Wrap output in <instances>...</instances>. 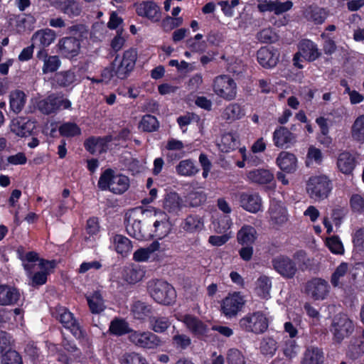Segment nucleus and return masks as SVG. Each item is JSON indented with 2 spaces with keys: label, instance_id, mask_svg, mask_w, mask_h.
Masks as SVG:
<instances>
[{
  "label": "nucleus",
  "instance_id": "4",
  "mask_svg": "<svg viewBox=\"0 0 364 364\" xmlns=\"http://www.w3.org/2000/svg\"><path fill=\"white\" fill-rule=\"evenodd\" d=\"M145 210L142 208L139 207L131 210L125 214L124 225L127 234L138 240H147L151 238L152 231L148 228H145L141 225V221L135 218L136 213L139 212L143 214Z\"/></svg>",
  "mask_w": 364,
  "mask_h": 364
},
{
  "label": "nucleus",
  "instance_id": "38",
  "mask_svg": "<svg viewBox=\"0 0 364 364\" xmlns=\"http://www.w3.org/2000/svg\"><path fill=\"white\" fill-rule=\"evenodd\" d=\"M324 355L322 349L318 347L308 348L304 355L302 364H323Z\"/></svg>",
  "mask_w": 364,
  "mask_h": 364
},
{
  "label": "nucleus",
  "instance_id": "12",
  "mask_svg": "<svg viewBox=\"0 0 364 364\" xmlns=\"http://www.w3.org/2000/svg\"><path fill=\"white\" fill-rule=\"evenodd\" d=\"M133 7L138 16L149 20L151 23H159L161 19L160 6L154 1L145 0L135 2Z\"/></svg>",
  "mask_w": 364,
  "mask_h": 364
},
{
  "label": "nucleus",
  "instance_id": "23",
  "mask_svg": "<svg viewBox=\"0 0 364 364\" xmlns=\"http://www.w3.org/2000/svg\"><path fill=\"white\" fill-rule=\"evenodd\" d=\"M298 50L301 53L302 58L308 62H314L321 55L317 45L309 39L300 41L298 44Z\"/></svg>",
  "mask_w": 364,
  "mask_h": 364
},
{
  "label": "nucleus",
  "instance_id": "2",
  "mask_svg": "<svg viewBox=\"0 0 364 364\" xmlns=\"http://www.w3.org/2000/svg\"><path fill=\"white\" fill-rule=\"evenodd\" d=\"M147 290L150 296L159 304L171 306L176 302V291L174 287L166 281H151L148 284Z\"/></svg>",
  "mask_w": 364,
  "mask_h": 364
},
{
  "label": "nucleus",
  "instance_id": "56",
  "mask_svg": "<svg viewBox=\"0 0 364 364\" xmlns=\"http://www.w3.org/2000/svg\"><path fill=\"white\" fill-rule=\"evenodd\" d=\"M349 204L353 213L363 214L364 213V197L360 194H353L349 200Z\"/></svg>",
  "mask_w": 364,
  "mask_h": 364
},
{
  "label": "nucleus",
  "instance_id": "55",
  "mask_svg": "<svg viewBox=\"0 0 364 364\" xmlns=\"http://www.w3.org/2000/svg\"><path fill=\"white\" fill-rule=\"evenodd\" d=\"M60 134L66 137H73L80 134V129L73 122H65L59 127Z\"/></svg>",
  "mask_w": 364,
  "mask_h": 364
},
{
  "label": "nucleus",
  "instance_id": "1",
  "mask_svg": "<svg viewBox=\"0 0 364 364\" xmlns=\"http://www.w3.org/2000/svg\"><path fill=\"white\" fill-rule=\"evenodd\" d=\"M130 186L128 176L122 173H115L112 168L106 169L100 176L98 181V187L102 191L121 195L125 193Z\"/></svg>",
  "mask_w": 364,
  "mask_h": 364
},
{
  "label": "nucleus",
  "instance_id": "27",
  "mask_svg": "<svg viewBox=\"0 0 364 364\" xmlns=\"http://www.w3.org/2000/svg\"><path fill=\"white\" fill-rule=\"evenodd\" d=\"M276 163L282 171L290 173L296 169L297 159L294 154L283 151L277 157Z\"/></svg>",
  "mask_w": 364,
  "mask_h": 364
},
{
  "label": "nucleus",
  "instance_id": "11",
  "mask_svg": "<svg viewBox=\"0 0 364 364\" xmlns=\"http://www.w3.org/2000/svg\"><path fill=\"white\" fill-rule=\"evenodd\" d=\"M213 89L218 96L225 100L230 101L236 97V83L228 75H223L216 77L213 81Z\"/></svg>",
  "mask_w": 364,
  "mask_h": 364
},
{
  "label": "nucleus",
  "instance_id": "34",
  "mask_svg": "<svg viewBox=\"0 0 364 364\" xmlns=\"http://www.w3.org/2000/svg\"><path fill=\"white\" fill-rule=\"evenodd\" d=\"M115 251L122 256H127L132 250V241L126 236L115 234L111 238Z\"/></svg>",
  "mask_w": 364,
  "mask_h": 364
},
{
  "label": "nucleus",
  "instance_id": "46",
  "mask_svg": "<svg viewBox=\"0 0 364 364\" xmlns=\"http://www.w3.org/2000/svg\"><path fill=\"white\" fill-rule=\"evenodd\" d=\"M181 198L176 193L168 194L164 201V208L170 213H177L181 210Z\"/></svg>",
  "mask_w": 364,
  "mask_h": 364
},
{
  "label": "nucleus",
  "instance_id": "52",
  "mask_svg": "<svg viewBox=\"0 0 364 364\" xmlns=\"http://www.w3.org/2000/svg\"><path fill=\"white\" fill-rule=\"evenodd\" d=\"M207 199L206 194L202 191H191L186 197V202L191 207H198L203 204Z\"/></svg>",
  "mask_w": 364,
  "mask_h": 364
},
{
  "label": "nucleus",
  "instance_id": "9",
  "mask_svg": "<svg viewBox=\"0 0 364 364\" xmlns=\"http://www.w3.org/2000/svg\"><path fill=\"white\" fill-rule=\"evenodd\" d=\"M245 304V300L240 291H233L222 299L220 303V312L227 318L237 316Z\"/></svg>",
  "mask_w": 364,
  "mask_h": 364
},
{
  "label": "nucleus",
  "instance_id": "8",
  "mask_svg": "<svg viewBox=\"0 0 364 364\" xmlns=\"http://www.w3.org/2000/svg\"><path fill=\"white\" fill-rule=\"evenodd\" d=\"M52 315L62 325L70 331L73 335L77 339L85 337V333L73 314L65 307L58 306L52 311Z\"/></svg>",
  "mask_w": 364,
  "mask_h": 364
},
{
  "label": "nucleus",
  "instance_id": "17",
  "mask_svg": "<svg viewBox=\"0 0 364 364\" xmlns=\"http://www.w3.org/2000/svg\"><path fill=\"white\" fill-rule=\"evenodd\" d=\"M154 215H159V219H156L153 224L154 230L152 231L151 238H157L161 240L167 236L171 231V223L169 222L168 215L163 211L154 209Z\"/></svg>",
  "mask_w": 364,
  "mask_h": 364
},
{
  "label": "nucleus",
  "instance_id": "63",
  "mask_svg": "<svg viewBox=\"0 0 364 364\" xmlns=\"http://www.w3.org/2000/svg\"><path fill=\"white\" fill-rule=\"evenodd\" d=\"M348 271V264L346 262H341L335 269L331 275V284L336 287L339 285V280L341 277L345 276Z\"/></svg>",
  "mask_w": 364,
  "mask_h": 364
},
{
  "label": "nucleus",
  "instance_id": "40",
  "mask_svg": "<svg viewBox=\"0 0 364 364\" xmlns=\"http://www.w3.org/2000/svg\"><path fill=\"white\" fill-rule=\"evenodd\" d=\"M176 173L182 176H193L198 173L199 168L192 159L181 161L176 167Z\"/></svg>",
  "mask_w": 364,
  "mask_h": 364
},
{
  "label": "nucleus",
  "instance_id": "50",
  "mask_svg": "<svg viewBox=\"0 0 364 364\" xmlns=\"http://www.w3.org/2000/svg\"><path fill=\"white\" fill-rule=\"evenodd\" d=\"M139 127L144 132H153L159 127L157 118L151 114H145L142 117Z\"/></svg>",
  "mask_w": 364,
  "mask_h": 364
},
{
  "label": "nucleus",
  "instance_id": "28",
  "mask_svg": "<svg viewBox=\"0 0 364 364\" xmlns=\"http://www.w3.org/2000/svg\"><path fill=\"white\" fill-rule=\"evenodd\" d=\"M40 60L43 62L42 71L44 74L53 73L56 71L60 66V60L56 55H48V53L45 49H41L36 55Z\"/></svg>",
  "mask_w": 364,
  "mask_h": 364
},
{
  "label": "nucleus",
  "instance_id": "47",
  "mask_svg": "<svg viewBox=\"0 0 364 364\" xmlns=\"http://www.w3.org/2000/svg\"><path fill=\"white\" fill-rule=\"evenodd\" d=\"M112 140V137L110 135L104 137L92 136V155L106 153L109 149V144Z\"/></svg>",
  "mask_w": 364,
  "mask_h": 364
},
{
  "label": "nucleus",
  "instance_id": "41",
  "mask_svg": "<svg viewBox=\"0 0 364 364\" xmlns=\"http://www.w3.org/2000/svg\"><path fill=\"white\" fill-rule=\"evenodd\" d=\"M26 102V97L23 91L16 90L10 93L9 104L11 109L15 113H19Z\"/></svg>",
  "mask_w": 364,
  "mask_h": 364
},
{
  "label": "nucleus",
  "instance_id": "26",
  "mask_svg": "<svg viewBox=\"0 0 364 364\" xmlns=\"http://www.w3.org/2000/svg\"><path fill=\"white\" fill-rule=\"evenodd\" d=\"M356 163L355 157L353 154L348 151H343L338 156L336 165L339 171L350 176L353 174Z\"/></svg>",
  "mask_w": 364,
  "mask_h": 364
},
{
  "label": "nucleus",
  "instance_id": "10",
  "mask_svg": "<svg viewBox=\"0 0 364 364\" xmlns=\"http://www.w3.org/2000/svg\"><path fill=\"white\" fill-rule=\"evenodd\" d=\"M71 105V102L63 95L52 94L39 100L37 108L43 114L49 115L56 113L60 109H70Z\"/></svg>",
  "mask_w": 364,
  "mask_h": 364
},
{
  "label": "nucleus",
  "instance_id": "31",
  "mask_svg": "<svg viewBox=\"0 0 364 364\" xmlns=\"http://www.w3.org/2000/svg\"><path fill=\"white\" fill-rule=\"evenodd\" d=\"M327 12L323 8H320L316 5L308 6L304 12V16L308 21L313 22L316 25L322 24L326 19Z\"/></svg>",
  "mask_w": 364,
  "mask_h": 364
},
{
  "label": "nucleus",
  "instance_id": "20",
  "mask_svg": "<svg viewBox=\"0 0 364 364\" xmlns=\"http://www.w3.org/2000/svg\"><path fill=\"white\" fill-rule=\"evenodd\" d=\"M240 206L245 210L257 213L262 209V198L257 193L242 192L240 194Z\"/></svg>",
  "mask_w": 364,
  "mask_h": 364
},
{
  "label": "nucleus",
  "instance_id": "24",
  "mask_svg": "<svg viewBox=\"0 0 364 364\" xmlns=\"http://www.w3.org/2000/svg\"><path fill=\"white\" fill-rule=\"evenodd\" d=\"M60 53L68 58L76 56L80 48L79 40L73 37H65L58 42Z\"/></svg>",
  "mask_w": 364,
  "mask_h": 364
},
{
  "label": "nucleus",
  "instance_id": "7",
  "mask_svg": "<svg viewBox=\"0 0 364 364\" xmlns=\"http://www.w3.org/2000/svg\"><path fill=\"white\" fill-rule=\"evenodd\" d=\"M137 50L130 48L124 51L122 58L117 55L112 62L116 70L117 77L121 80L127 79L133 71L137 60Z\"/></svg>",
  "mask_w": 364,
  "mask_h": 364
},
{
  "label": "nucleus",
  "instance_id": "48",
  "mask_svg": "<svg viewBox=\"0 0 364 364\" xmlns=\"http://www.w3.org/2000/svg\"><path fill=\"white\" fill-rule=\"evenodd\" d=\"M224 114L226 116L227 119L235 121L242 119L245 114V111L241 105L231 103L225 109Z\"/></svg>",
  "mask_w": 364,
  "mask_h": 364
},
{
  "label": "nucleus",
  "instance_id": "51",
  "mask_svg": "<svg viewBox=\"0 0 364 364\" xmlns=\"http://www.w3.org/2000/svg\"><path fill=\"white\" fill-rule=\"evenodd\" d=\"M272 287V282L267 276H260L257 281V294L263 298L267 299L269 296V291Z\"/></svg>",
  "mask_w": 364,
  "mask_h": 364
},
{
  "label": "nucleus",
  "instance_id": "21",
  "mask_svg": "<svg viewBox=\"0 0 364 364\" xmlns=\"http://www.w3.org/2000/svg\"><path fill=\"white\" fill-rule=\"evenodd\" d=\"M130 311L133 318L140 321H149L154 313L151 304L141 300L134 301L131 304Z\"/></svg>",
  "mask_w": 364,
  "mask_h": 364
},
{
  "label": "nucleus",
  "instance_id": "16",
  "mask_svg": "<svg viewBox=\"0 0 364 364\" xmlns=\"http://www.w3.org/2000/svg\"><path fill=\"white\" fill-rule=\"evenodd\" d=\"M272 141L276 147L288 149L296 143V136L286 127L279 126L273 132Z\"/></svg>",
  "mask_w": 364,
  "mask_h": 364
},
{
  "label": "nucleus",
  "instance_id": "59",
  "mask_svg": "<svg viewBox=\"0 0 364 364\" xmlns=\"http://www.w3.org/2000/svg\"><path fill=\"white\" fill-rule=\"evenodd\" d=\"M277 37V33L271 28H263L257 34V40L263 43H274Z\"/></svg>",
  "mask_w": 364,
  "mask_h": 364
},
{
  "label": "nucleus",
  "instance_id": "54",
  "mask_svg": "<svg viewBox=\"0 0 364 364\" xmlns=\"http://www.w3.org/2000/svg\"><path fill=\"white\" fill-rule=\"evenodd\" d=\"M352 137L354 140L364 142V114L358 117L352 126Z\"/></svg>",
  "mask_w": 364,
  "mask_h": 364
},
{
  "label": "nucleus",
  "instance_id": "18",
  "mask_svg": "<svg viewBox=\"0 0 364 364\" xmlns=\"http://www.w3.org/2000/svg\"><path fill=\"white\" fill-rule=\"evenodd\" d=\"M328 284L321 278H314L306 284V291L314 300H323L328 293Z\"/></svg>",
  "mask_w": 364,
  "mask_h": 364
},
{
  "label": "nucleus",
  "instance_id": "36",
  "mask_svg": "<svg viewBox=\"0 0 364 364\" xmlns=\"http://www.w3.org/2000/svg\"><path fill=\"white\" fill-rule=\"evenodd\" d=\"M247 177L252 182L258 184H268L274 180V174L270 171L264 168L250 171Z\"/></svg>",
  "mask_w": 364,
  "mask_h": 364
},
{
  "label": "nucleus",
  "instance_id": "22",
  "mask_svg": "<svg viewBox=\"0 0 364 364\" xmlns=\"http://www.w3.org/2000/svg\"><path fill=\"white\" fill-rule=\"evenodd\" d=\"M183 322L190 332L198 339L205 336L208 332V326L193 315H184Z\"/></svg>",
  "mask_w": 364,
  "mask_h": 364
},
{
  "label": "nucleus",
  "instance_id": "25",
  "mask_svg": "<svg viewBox=\"0 0 364 364\" xmlns=\"http://www.w3.org/2000/svg\"><path fill=\"white\" fill-rule=\"evenodd\" d=\"M56 38V33L50 28L40 29L36 31L32 37L31 41L33 46L44 49L53 43Z\"/></svg>",
  "mask_w": 364,
  "mask_h": 364
},
{
  "label": "nucleus",
  "instance_id": "15",
  "mask_svg": "<svg viewBox=\"0 0 364 364\" xmlns=\"http://www.w3.org/2000/svg\"><path fill=\"white\" fill-rule=\"evenodd\" d=\"M279 55L278 48L272 46H263L257 51V60L264 68L271 69L277 65Z\"/></svg>",
  "mask_w": 364,
  "mask_h": 364
},
{
  "label": "nucleus",
  "instance_id": "61",
  "mask_svg": "<svg viewBox=\"0 0 364 364\" xmlns=\"http://www.w3.org/2000/svg\"><path fill=\"white\" fill-rule=\"evenodd\" d=\"M226 360L228 364H245V359L240 350L230 348L228 350Z\"/></svg>",
  "mask_w": 364,
  "mask_h": 364
},
{
  "label": "nucleus",
  "instance_id": "58",
  "mask_svg": "<svg viewBox=\"0 0 364 364\" xmlns=\"http://www.w3.org/2000/svg\"><path fill=\"white\" fill-rule=\"evenodd\" d=\"M326 243V246L333 254H343L344 247L340 237L338 235H333L328 238Z\"/></svg>",
  "mask_w": 364,
  "mask_h": 364
},
{
  "label": "nucleus",
  "instance_id": "39",
  "mask_svg": "<svg viewBox=\"0 0 364 364\" xmlns=\"http://www.w3.org/2000/svg\"><path fill=\"white\" fill-rule=\"evenodd\" d=\"M56 7L71 18L77 16L81 13V7L75 0H60Z\"/></svg>",
  "mask_w": 364,
  "mask_h": 364
},
{
  "label": "nucleus",
  "instance_id": "6",
  "mask_svg": "<svg viewBox=\"0 0 364 364\" xmlns=\"http://www.w3.org/2000/svg\"><path fill=\"white\" fill-rule=\"evenodd\" d=\"M239 326L245 332L259 335L267 331L269 319L263 311H257L240 318Z\"/></svg>",
  "mask_w": 364,
  "mask_h": 364
},
{
  "label": "nucleus",
  "instance_id": "35",
  "mask_svg": "<svg viewBox=\"0 0 364 364\" xmlns=\"http://www.w3.org/2000/svg\"><path fill=\"white\" fill-rule=\"evenodd\" d=\"M109 331L112 335L121 336L131 334L134 331L129 327V323L124 318L115 317L110 322Z\"/></svg>",
  "mask_w": 364,
  "mask_h": 364
},
{
  "label": "nucleus",
  "instance_id": "3",
  "mask_svg": "<svg viewBox=\"0 0 364 364\" xmlns=\"http://www.w3.org/2000/svg\"><path fill=\"white\" fill-rule=\"evenodd\" d=\"M332 340L336 344H341L345 338H349L355 331V324L346 314H336L330 326Z\"/></svg>",
  "mask_w": 364,
  "mask_h": 364
},
{
  "label": "nucleus",
  "instance_id": "53",
  "mask_svg": "<svg viewBox=\"0 0 364 364\" xmlns=\"http://www.w3.org/2000/svg\"><path fill=\"white\" fill-rule=\"evenodd\" d=\"M36 23V18L30 14L18 16L16 20V27L19 32L26 30L31 31Z\"/></svg>",
  "mask_w": 364,
  "mask_h": 364
},
{
  "label": "nucleus",
  "instance_id": "19",
  "mask_svg": "<svg viewBox=\"0 0 364 364\" xmlns=\"http://www.w3.org/2000/svg\"><path fill=\"white\" fill-rule=\"evenodd\" d=\"M180 229L187 233H198L204 228V219L197 213H190L182 219Z\"/></svg>",
  "mask_w": 364,
  "mask_h": 364
},
{
  "label": "nucleus",
  "instance_id": "37",
  "mask_svg": "<svg viewBox=\"0 0 364 364\" xmlns=\"http://www.w3.org/2000/svg\"><path fill=\"white\" fill-rule=\"evenodd\" d=\"M316 123L319 127L321 132L320 134H318L317 136L318 142H320L326 147H328L332 143V139L328 135L329 126L327 119L324 117H318L316 119Z\"/></svg>",
  "mask_w": 364,
  "mask_h": 364
},
{
  "label": "nucleus",
  "instance_id": "13",
  "mask_svg": "<svg viewBox=\"0 0 364 364\" xmlns=\"http://www.w3.org/2000/svg\"><path fill=\"white\" fill-rule=\"evenodd\" d=\"M129 340L135 346L146 349H155L161 344V338L151 331H134L129 335Z\"/></svg>",
  "mask_w": 364,
  "mask_h": 364
},
{
  "label": "nucleus",
  "instance_id": "33",
  "mask_svg": "<svg viewBox=\"0 0 364 364\" xmlns=\"http://www.w3.org/2000/svg\"><path fill=\"white\" fill-rule=\"evenodd\" d=\"M33 128V122L24 117H18L13 119L11 124V131L20 136H24L30 134Z\"/></svg>",
  "mask_w": 364,
  "mask_h": 364
},
{
  "label": "nucleus",
  "instance_id": "45",
  "mask_svg": "<svg viewBox=\"0 0 364 364\" xmlns=\"http://www.w3.org/2000/svg\"><path fill=\"white\" fill-rule=\"evenodd\" d=\"M346 355L352 360L360 358L364 355V341L358 338L351 341Z\"/></svg>",
  "mask_w": 364,
  "mask_h": 364
},
{
  "label": "nucleus",
  "instance_id": "5",
  "mask_svg": "<svg viewBox=\"0 0 364 364\" xmlns=\"http://www.w3.org/2000/svg\"><path fill=\"white\" fill-rule=\"evenodd\" d=\"M333 189V183L326 175L311 176L306 183V191L315 201L327 198Z\"/></svg>",
  "mask_w": 364,
  "mask_h": 364
},
{
  "label": "nucleus",
  "instance_id": "49",
  "mask_svg": "<svg viewBox=\"0 0 364 364\" xmlns=\"http://www.w3.org/2000/svg\"><path fill=\"white\" fill-rule=\"evenodd\" d=\"M191 345V338L183 333L177 332L172 336L171 346L178 351L182 352Z\"/></svg>",
  "mask_w": 364,
  "mask_h": 364
},
{
  "label": "nucleus",
  "instance_id": "60",
  "mask_svg": "<svg viewBox=\"0 0 364 364\" xmlns=\"http://www.w3.org/2000/svg\"><path fill=\"white\" fill-rule=\"evenodd\" d=\"M121 364H146L145 358L135 352L124 353L121 360Z\"/></svg>",
  "mask_w": 364,
  "mask_h": 364
},
{
  "label": "nucleus",
  "instance_id": "29",
  "mask_svg": "<svg viewBox=\"0 0 364 364\" xmlns=\"http://www.w3.org/2000/svg\"><path fill=\"white\" fill-rule=\"evenodd\" d=\"M237 242L242 246L253 245L257 238L256 229L250 225H244L237 232Z\"/></svg>",
  "mask_w": 364,
  "mask_h": 364
},
{
  "label": "nucleus",
  "instance_id": "30",
  "mask_svg": "<svg viewBox=\"0 0 364 364\" xmlns=\"http://www.w3.org/2000/svg\"><path fill=\"white\" fill-rule=\"evenodd\" d=\"M38 272L29 277L33 286L42 285L46 282L48 271L54 267V262L41 260L38 262Z\"/></svg>",
  "mask_w": 364,
  "mask_h": 364
},
{
  "label": "nucleus",
  "instance_id": "14",
  "mask_svg": "<svg viewBox=\"0 0 364 364\" xmlns=\"http://www.w3.org/2000/svg\"><path fill=\"white\" fill-rule=\"evenodd\" d=\"M274 269L282 277L292 279L297 272L296 262L287 255H280L272 260Z\"/></svg>",
  "mask_w": 364,
  "mask_h": 364
},
{
  "label": "nucleus",
  "instance_id": "64",
  "mask_svg": "<svg viewBox=\"0 0 364 364\" xmlns=\"http://www.w3.org/2000/svg\"><path fill=\"white\" fill-rule=\"evenodd\" d=\"M1 364H22L21 358L16 350H9L2 355Z\"/></svg>",
  "mask_w": 364,
  "mask_h": 364
},
{
  "label": "nucleus",
  "instance_id": "44",
  "mask_svg": "<svg viewBox=\"0 0 364 364\" xmlns=\"http://www.w3.org/2000/svg\"><path fill=\"white\" fill-rule=\"evenodd\" d=\"M278 349V343L271 336L263 338L259 343V350L262 355L272 357Z\"/></svg>",
  "mask_w": 364,
  "mask_h": 364
},
{
  "label": "nucleus",
  "instance_id": "62",
  "mask_svg": "<svg viewBox=\"0 0 364 364\" xmlns=\"http://www.w3.org/2000/svg\"><path fill=\"white\" fill-rule=\"evenodd\" d=\"M292 6L293 3L290 1L285 2H278L277 1L274 4L265 6L264 10H269V11H274L276 14H280L290 10Z\"/></svg>",
  "mask_w": 364,
  "mask_h": 364
},
{
  "label": "nucleus",
  "instance_id": "42",
  "mask_svg": "<svg viewBox=\"0 0 364 364\" xmlns=\"http://www.w3.org/2000/svg\"><path fill=\"white\" fill-rule=\"evenodd\" d=\"M149 328L155 333H164L171 326V321L166 316H153L149 321Z\"/></svg>",
  "mask_w": 364,
  "mask_h": 364
},
{
  "label": "nucleus",
  "instance_id": "57",
  "mask_svg": "<svg viewBox=\"0 0 364 364\" xmlns=\"http://www.w3.org/2000/svg\"><path fill=\"white\" fill-rule=\"evenodd\" d=\"M55 82L61 87L70 85L75 80V75L71 71H63L55 74Z\"/></svg>",
  "mask_w": 364,
  "mask_h": 364
},
{
  "label": "nucleus",
  "instance_id": "32",
  "mask_svg": "<svg viewBox=\"0 0 364 364\" xmlns=\"http://www.w3.org/2000/svg\"><path fill=\"white\" fill-rule=\"evenodd\" d=\"M20 297L18 291L8 285H0V306L16 304Z\"/></svg>",
  "mask_w": 364,
  "mask_h": 364
},
{
  "label": "nucleus",
  "instance_id": "43",
  "mask_svg": "<svg viewBox=\"0 0 364 364\" xmlns=\"http://www.w3.org/2000/svg\"><path fill=\"white\" fill-rule=\"evenodd\" d=\"M269 213L273 224L281 225L288 220L287 210L279 205L270 206Z\"/></svg>",
  "mask_w": 364,
  "mask_h": 364
}]
</instances>
